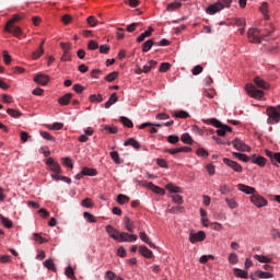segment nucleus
Returning <instances> with one entry per match:
<instances>
[{"instance_id": "obj_1", "label": "nucleus", "mask_w": 280, "mask_h": 280, "mask_svg": "<svg viewBox=\"0 0 280 280\" xmlns=\"http://www.w3.org/2000/svg\"><path fill=\"white\" fill-rule=\"evenodd\" d=\"M266 114H267V124H269V126H273L275 124H279L280 121V105L277 107L273 106H269L266 109Z\"/></svg>"}, {"instance_id": "obj_2", "label": "nucleus", "mask_w": 280, "mask_h": 280, "mask_svg": "<svg viewBox=\"0 0 280 280\" xmlns=\"http://www.w3.org/2000/svg\"><path fill=\"white\" fill-rule=\"evenodd\" d=\"M206 124H210L211 126H214V128H219L217 130V135L219 137H225L226 132H231V127L228 125L222 124L220 120L215 118L208 119Z\"/></svg>"}, {"instance_id": "obj_3", "label": "nucleus", "mask_w": 280, "mask_h": 280, "mask_svg": "<svg viewBox=\"0 0 280 280\" xmlns=\"http://www.w3.org/2000/svg\"><path fill=\"white\" fill-rule=\"evenodd\" d=\"M245 91L247 95L254 100H264V91L258 90L253 83H248L245 86Z\"/></svg>"}, {"instance_id": "obj_4", "label": "nucleus", "mask_w": 280, "mask_h": 280, "mask_svg": "<svg viewBox=\"0 0 280 280\" xmlns=\"http://www.w3.org/2000/svg\"><path fill=\"white\" fill-rule=\"evenodd\" d=\"M247 36H248L249 43H255V44L261 43V31H259L258 28H249Z\"/></svg>"}, {"instance_id": "obj_5", "label": "nucleus", "mask_w": 280, "mask_h": 280, "mask_svg": "<svg viewBox=\"0 0 280 280\" xmlns=\"http://www.w3.org/2000/svg\"><path fill=\"white\" fill-rule=\"evenodd\" d=\"M250 202H253V205L258 209H261V207H268V200L260 195H252Z\"/></svg>"}, {"instance_id": "obj_6", "label": "nucleus", "mask_w": 280, "mask_h": 280, "mask_svg": "<svg viewBox=\"0 0 280 280\" xmlns=\"http://www.w3.org/2000/svg\"><path fill=\"white\" fill-rule=\"evenodd\" d=\"M223 163L228 165V167H231V170H233V172H236L237 174H242V172H244V167H242L240 163L231 159L224 158Z\"/></svg>"}, {"instance_id": "obj_7", "label": "nucleus", "mask_w": 280, "mask_h": 280, "mask_svg": "<svg viewBox=\"0 0 280 280\" xmlns=\"http://www.w3.org/2000/svg\"><path fill=\"white\" fill-rule=\"evenodd\" d=\"M232 145L238 152H250V147H248V144L244 143V141H242L241 139H237V138L234 139L232 141Z\"/></svg>"}, {"instance_id": "obj_8", "label": "nucleus", "mask_w": 280, "mask_h": 280, "mask_svg": "<svg viewBox=\"0 0 280 280\" xmlns=\"http://www.w3.org/2000/svg\"><path fill=\"white\" fill-rule=\"evenodd\" d=\"M207 240V234L203 231H199L197 233L190 232L189 242L190 244H196V242H205Z\"/></svg>"}, {"instance_id": "obj_9", "label": "nucleus", "mask_w": 280, "mask_h": 280, "mask_svg": "<svg viewBox=\"0 0 280 280\" xmlns=\"http://www.w3.org/2000/svg\"><path fill=\"white\" fill-rule=\"evenodd\" d=\"M46 165L50 168L54 174H62V168H60V164L54 161V158H48L46 161Z\"/></svg>"}, {"instance_id": "obj_10", "label": "nucleus", "mask_w": 280, "mask_h": 280, "mask_svg": "<svg viewBox=\"0 0 280 280\" xmlns=\"http://www.w3.org/2000/svg\"><path fill=\"white\" fill-rule=\"evenodd\" d=\"M4 32H8L9 34H13L15 38H21V36H23V30L16 25L4 26Z\"/></svg>"}, {"instance_id": "obj_11", "label": "nucleus", "mask_w": 280, "mask_h": 280, "mask_svg": "<svg viewBox=\"0 0 280 280\" xmlns=\"http://www.w3.org/2000/svg\"><path fill=\"white\" fill-rule=\"evenodd\" d=\"M138 236L136 234H128L126 232H121L118 234V238L116 242H137Z\"/></svg>"}, {"instance_id": "obj_12", "label": "nucleus", "mask_w": 280, "mask_h": 280, "mask_svg": "<svg viewBox=\"0 0 280 280\" xmlns=\"http://www.w3.org/2000/svg\"><path fill=\"white\" fill-rule=\"evenodd\" d=\"M221 10H224V4L222 2H215L214 4H210L206 9V12H207V14H215V13L220 12Z\"/></svg>"}, {"instance_id": "obj_13", "label": "nucleus", "mask_w": 280, "mask_h": 280, "mask_svg": "<svg viewBox=\"0 0 280 280\" xmlns=\"http://www.w3.org/2000/svg\"><path fill=\"white\" fill-rule=\"evenodd\" d=\"M50 80L51 79L49 78V75L43 73H39L34 77V82H36V84H40L42 86H47Z\"/></svg>"}, {"instance_id": "obj_14", "label": "nucleus", "mask_w": 280, "mask_h": 280, "mask_svg": "<svg viewBox=\"0 0 280 280\" xmlns=\"http://www.w3.org/2000/svg\"><path fill=\"white\" fill-rule=\"evenodd\" d=\"M266 156H268V159H270L272 165H277V163L280 164V152H272L270 150H265Z\"/></svg>"}, {"instance_id": "obj_15", "label": "nucleus", "mask_w": 280, "mask_h": 280, "mask_svg": "<svg viewBox=\"0 0 280 280\" xmlns=\"http://www.w3.org/2000/svg\"><path fill=\"white\" fill-rule=\"evenodd\" d=\"M72 98L73 93H67L66 95L58 98V104H60V106H69V104H71Z\"/></svg>"}, {"instance_id": "obj_16", "label": "nucleus", "mask_w": 280, "mask_h": 280, "mask_svg": "<svg viewBox=\"0 0 280 280\" xmlns=\"http://www.w3.org/2000/svg\"><path fill=\"white\" fill-rule=\"evenodd\" d=\"M105 231L112 240H119V232L113 225H106Z\"/></svg>"}, {"instance_id": "obj_17", "label": "nucleus", "mask_w": 280, "mask_h": 280, "mask_svg": "<svg viewBox=\"0 0 280 280\" xmlns=\"http://www.w3.org/2000/svg\"><path fill=\"white\" fill-rule=\"evenodd\" d=\"M250 161H252V163H254L255 165H258L259 167H266L267 160L264 156H257L254 154L250 158Z\"/></svg>"}, {"instance_id": "obj_18", "label": "nucleus", "mask_w": 280, "mask_h": 280, "mask_svg": "<svg viewBox=\"0 0 280 280\" xmlns=\"http://www.w3.org/2000/svg\"><path fill=\"white\" fill-rule=\"evenodd\" d=\"M254 84H256V86H258V89H264L265 91H268V89H270V85L261 78L256 77L254 79Z\"/></svg>"}, {"instance_id": "obj_19", "label": "nucleus", "mask_w": 280, "mask_h": 280, "mask_svg": "<svg viewBox=\"0 0 280 280\" xmlns=\"http://www.w3.org/2000/svg\"><path fill=\"white\" fill-rule=\"evenodd\" d=\"M139 253H140V255H142V257H145V259H152V257H154V254L152 253V250H150L145 246H140Z\"/></svg>"}, {"instance_id": "obj_20", "label": "nucleus", "mask_w": 280, "mask_h": 280, "mask_svg": "<svg viewBox=\"0 0 280 280\" xmlns=\"http://www.w3.org/2000/svg\"><path fill=\"white\" fill-rule=\"evenodd\" d=\"M237 189L240 191H243V194H247V195H252V194H255L256 189L250 187V186H246L244 184H238L237 185Z\"/></svg>"}, {"instance_id": "obj_21", "label": "nucleus", "mask_w": 280, "mask_h": 280, "mask_svg": "<svg viewBox=\"0 0 280 280\" xmlns=\"http://www.w3.org/2000/svg\"><path fill=\"white\" fill-rule=\"evenodd\" d=\"M139 237L141 241L144 242V244H148V246H150V248H156V245H154V243H152V241H150V237L148 236V234H145V232H140Z\"/></svg>"}, {"instance_id": "obj_22", "label": "nucleus", "mask_w": 280, "mask_h": 280, "mask_svg": "<svg viewBox=\"0 0 280 280\" xmlns=\"http://www.w3.org/2000/svg\"><path fill=\"white\" fill-rule=\"evenodd\" d=\"M118 100H119V97L117 96V92H114L109 96L108 101L105 103V105H104L105 108H110L113 106V104H117Z\"/></svg>"}, {"instance_id": "obj_23", "label": "nucleus", "mask_w": 280, "mask_h": 280, "mask_svg": "<svg viewBox=\"0 0 280 280\" xmlns=\"http://www.w3.org/2000/svg\"><path fill=\"white\" fill-rule=\"evenodd\" d=\"M153 32H154V28H152V26H150L148 31L140 34V36L137 38V43H143V40H145V38H149V36H152Z\"/></svg>"}, {"instance_id": "obj_24", "label": "nucleus", "mask_w": 280, "mask_h": 280, "mask_svg": "<svg viewBox=\"0 0 280 280\" xmlns=\"http://www.w3.org/2000/svg\"><path fill=\"white\" fill-rule=\"evenodd\" d=\"M124 225L126 231H129V233H135V223L130 220V218L126 217L124 219Z\"/></svg>"}, {"instance_id": "obj_25", "label": "nucleus", "mask_w": 280, "mask_h": 280, "mask_svg": "<svg viewBox=\"0 0 280 280\" xmlns=\"http://www.w3.org/2000/svg\"><path fill=\"white\" fill-rule=\"evenodd\" d=\"M233 272L238 279H248V271L246 270L235 268Z\"/></svg>"}, {"instance_id": "obj_26", "label": "nucleus", "mask_w": 280, "mask_h": 280, "mask_svg": "<svg viewBox=\"0 0 280 280\" xmlns=\"http://www.w3.org/2000/svg\"><path fill=\"white\" fill-rule=\"evenodd\" d=\"M232 154L235 159H238V161H243V163H248V161H250V156L244 153L232 152Z\"/></svg>"}, {"instance_id": "obj_27", "label": "nucleus", "mask_w": 280, "mask_h": 280, "mask_svg": "<svg viewBox=\"0 0 280 280\" xmlns=\"http://www.w3.org/2000/svg\"><path fill=\"white\" fill-rule=\"evenodd\" d=\"M149 187L152 191H154V194H159L160 196H165V189H163L152 183H149Z\"/></svg>"}, {"instance_id": "obj_28", "label": "nucleus", "mask_w": 280, "mask_h": 280, "mask_svg": "<svg viewBox=\"0 0 280 280\" xmlns=\"http://www.w3.org/2000/svg\"><path fill=\"white\" fill-rule=\"evenodd\" d=\"M166 189L171 191V194H183V188L174 186V184L166 185Z\"/></svg>"}, {"instance_id": "obj_29", "label": "nucleus", "mask_w": 280, "mask_h": 280, "mask_svg": "<svg viewBox=\"0 0 280 280\" xmlns=\"http://www.w3.org/2000/svg\"><path fill=\"white\" fill-rule=\"evenodd\" d=\"M254 259H256L257 261H259L260 264H271L272 259L267 257V256H261V255H255Z\"/></svg>"}, {"instance_id": "obj_30", "label": "nucleus", "mask_w": 280, "mask_h": 280, "mask_svg": "<svg viewBox=\"0 0 280 280\" xmlns=\"http://www.w3.org/2000/svg\"><path fill=\"white\" fill-rule=\"evenodd\" d=\"M180 139L186 145H194V139L189 133H184Z\"/></svg>"}, {"instance_id": "obj_31", "label": "nucleus", "mask_w": 280, "mask_h": 280, "mask_svg": "<svg viewBox=\"0 0 280 280\" xmlns=\"http://www.w3.org/2000/svg\"><path fill=\"white\" fill-rule=\"evenodd\" d=\"M125 145H131L132 148H135V150H139L141 148L139 141L135 140L133 138H130L127 141H125Z\"/></svg>"}, {"instance_id": "obj_32", "label": "nucleus", "mask_w": 280, "mask_h": 280, "mask_svg": "<svg viewBox=\"0 0 280 280\" xmlns=\"http://www.w3.org/2000/svg\"><path fill=\"white\" fill-rule=\"evenodd\" d=\"M82 174H83V176H97V170L83 167L82 168Z\"/></svg>"}, {"instance_id": "obj_33", "label": "nucleus", "mask_w": 280, "mask_h": 280, "mask_svg": "<svg viewBox=\"0 0 280 280\" xmlns=\"http://www.w3.org/2000/svg\"><path fill=\"white\" fill-rule=\"evenodd\" d=\"M119 121L122 122V125H125L126 128H133L135 127V124H132V120H130L126 116H120Z\"/></svg>"}, {"instance_id": "obj_34", "label": "nucleus", "mask_w": 280, "mask_h": 280, "mask_svg": "<svg viewBox=\"0 0 280 280\" xmlns=\"http://www.w3.org/2000/svg\"><path fill=\"white\" fill-rule=\"evenodd\" d=\"M154 42L152 39H148L145 43L142 44V51L143 54H148L149 50L152 49Z\"/></svg>"}, {"instance_id": "obj_35", "label": "nucleus", "mask_w": 280, "mask_h": 280, "mask_svg": "<svg viewBox=\"0 0 280 280\" xmlns=\"http://www.w3.org/2000/svg\"><path fill=\"white\" fill-rule=\"evenodd\" d=\"M109 155L114 163H116V165H121L122 161L119 158V153L117 151H112Z\"/></svg>"}, {"instance_id": "obj_36", "label": "nucleus", "mask_w": 280, "mask_h": 280, "mask_svg": "<svg viewBox=\"0 0 280 280\" xmlns=\"http://www.w3.org/2000/svg\"><path fill=\"white\" fill-rule=\"evenodd\" d=\"M0 221L1 224H3V226H5V229H12L13 224L12 221L5 217H3V214H0Z\"/></svg>"}, {"instance_id": "obj_37", "label": "nucleus", "mask_w": 280, "mask_h": 280, "mask_svg": "<svg viewBox=\"0 0 280 280\" xmlns=\"http://www.w3.org/2000/svg\"><path fill=\"white\" fill-rule=\"evenodd\" d=\"M43 54H45V49L43 48V46H39L38 49L32 54L33 60H38V58H40Z\"/></svg>"}, {"instance_id": "obj_38", "label": "nucleus", "mask_w": 280, "mask_h": 280, "mask_svg": "<svg viewBox=\"0 0 280 280\" xmlns=\"http://www.w3.org/2000/svg\"><path fill=\"white\" fill-rule=\"evenodd\" d=\"M90 102H92V104H94V102L101 103L104 102V97L102 96V94H92L89 97Z\"/></svg>"}, {"instance_id": "obj_39", "label": "nucleus", "mask_w": 280, "mask_h": 280, "mask_svg": "<svg viewBox=\"0 0 280 280\" xmlns=\"http://www.w3.org/2000/svg\"><path fill=\"white\" fill-rule=\"evenodd\" d=\"M182 5H183V3H180V2H173V3L167 4L166 10L168 12H174V10H178V8H180Z\"/></svg>"}, {"instance_id": "obj_40", "label": "nucleus", "mask_w": 280, "mask_h": 280, "mask_svg": "<svg viewBox=\"0 0 280 280\" xmlns=\"http://www.w3.org/2000/svg\"><path fill=\"white\" fill-rule=\"evenodd\" d=\"M119 75V72L114 71L105 77L106 82H115Z\"/></svg>"}, {"instance_id": "obj_41", "label": "nucleus", "mask_w": 280, "mask_h": 280, "mask_svg": "<svg viewBox=\"0 0 280 280\" xmlns=\"http://www.w3.org/2000/svg\"><path fill=\"white\" fill-rule=\"evenodd\" d=\"M173 117H176L177 119H187V117H189V113L185 110L176 112L173 114Z\"/></svg>"}, {"instance_id": "obj_42", "label": "nucleus", "mask_w": 280, "mask_h": 280, "mask_svg": "<svg viewBox=\"0 0 280 280\" xmlns=\"http://www.w3.org/2000/svg\"><path fill=\"white\" fill-rule=\"evenodd\" d=\"M172 65L167 63V62H163L161 63L160 68H159V72L160 73H167V71H170Z\"/></svg>"}, {"instance_id": "obj_43", "label": "nucleus", "mask_w": 280, "mask_h": 280, "mask_svg": "<svg viewBox=\"0 0 280 280\" xmlns=\"http://www.w3.org/2000/svg\"><path fill=\"white\" fill-rule=\"evenodd\" d=\"M130 201V197L126 196V195H118L117 196V202L119 205H126V202Z\"/></svg>"}, {"instance_id": "obj_44", "label": "nucleus", "mask_w": 280, "mask_h": 280, "mask_svg": "<svg viewBox=\"0 0 280 280\" xmlns=\"http://www.w3.org/2000/svg\"><path fill=\"white\" fill-rule=\"evenodd\" d=\"M44 266H45V268H47L48 270L56 271V265L54 264V260H51V259L45 260V261H44Z\"/></svg>"}, {"instance_id": "obj_45", "label": "nucleus", "mask_w": 280, "mask_h": 280, "mask_svg": "<svg viewBox=\"0 0 280 280\" xmlns=\"http://www.w3.org/2000/svg\"><path fill=\"white\" fill-rule=\"evenodd\" d=\"M258 276H259V279H272V277H275V275H272L271 272L261 271V270H258Z\"/></svg>"}, {"instance_id": "obj_46", "label": "nucleus", "mask_w": 280, "mask_h": 280, "mask_svg": "<svg viewBox=\"0 0 280 280\" xmlns=\"http://www.w3.org/2000/svg\"><path fill=\"white\" fill-rule=\"evenodd\" d=\"M88 49H90V51H95V49H100V44H97L96 40L91 39L88 44Z\"/></svg>"}, {"instance_id": "obj_47", "label": "nucleus", "mask_w": 280, "mask_h": 280, "mask_svg": "<svg viewBox=\"0 0 280 280\" xmlns=\"http://www.w3.org/2000/svg\"><path fill=\"white\" fill-rule=\"evenodd\" d=\"M21 19H23V18H21V15H13V18L7 22L5 26L10 27V26L14 25L15 23H19V21H21Z\"/></svg>"}, {"instance_id": "obj_48", "label": "nucleus", "mask_w": 280, "mask_h": 280, "mask_svg": "<svg viewBox=\"0 0 280 280\" xmlns=\"http://www.w3.org/2000/svg\"><path fill=\"white\" fill-rule=\"evenodd\" d=\"M225 202L228 207H230V209H237V201H235L234 198L232 199L225 198Z\"/></svg>"}, {"instance_id": "obj_49", "label": "nucleus", "mask_w": 280, "mask_h": 280, "mask_svg": "<svg viewBox=\"0 0 280 280\" xmlns=\"http://www.w3.org/2000/svg\"><path fill=\"white\" fill-rule=\"evenodd\" d=\"M40 137H43V139H46V141H56V138L47 131H40Z\"/></svg>"}, {"instance_id": "obj_50", "label": "nucleus", "mask_w": 280, "mask_h": 280, "mask_svg": "<svg viewBox=\"0 0 280 280\" xmlns=\"http://www.w3.org/2000/svg\"><path fill=\"white\" fill-rule=\"evenodd\" d=\"M8 115H10L11 117H21L23 114L16 109H12V108H8L7 109Z\"/></svg>"}, {"instance_id": "obj_51", "label": "nucleus", "mask_w": 280, "mask_h": 280, "mask_svg": "<svg viewBox=\"0 0 280 280\" xmlns=\"http://www.w3.org/2000/svg\"><path fill=\"white\" fill-rule=\"evenodd\" d=\"M83 217L86 219L88 222L95 223L97 220L95 219V215H93L91 212H84Z\"/></svg>"}, {"instance_id": "obj_52", "label": "nucleus", "mask_w": 280, "mask_h": 280, "mask_svg": "<svg viewBox=\"0 0 280 280\" xmlns=\"http://www.w3.org/2000/svg\"><path fill=\"white\" fill-rule=\"evenodd\" d=\"M197 156H201L202 159H207V156H209V151H206L205 148H199L197 150Z\"/></svg>"}, {"instance_id": "obj_53", "label": "nucleus", "mask_w": 280, "mask_h": 280, "mask_svg": "<svg viewBox=\"0 0 280 280\" xmlns=\"http://www.w3.org/2000/svg\"><path fill=\"white\" fill-rule=\"evenodd\" d=\"M61 161H62V164L66 167H69L70 170H73V162L71 161L70 158H63Z\"/></svg>"}, {"instance_id": "obj_54", "label": "nucleus", "mask_w": 280, "mask_h": 280, "mask_svg": "<svg viewBox=\"0 0 280 280\" xmlns=\"http://www.w3.org/2000/svg\"><path fill=\"white\" fill-rule=\"evenodd\" d=\"M237 261H240V258L237 257V254H235V253L230 254L229 262L232 264V265H235V264H237Z\"/></svg>"}, {"instance_id": "obj_55", "label": "nucleus", "mask_w": 280, "mask_h": 280, "mask_svg": "<svg viewBox=\"0 0 280 280\" xmlns=\"http://www.w3.org/2000/svg\"><path fill=\"white\" fill-rule=\"evenodd\" d=\"M82 207H85L86 209H93V201L91 200V198H85L82 201Z\"/></svg>"}, {"instance_id": "obj_56", "label": "nucleus", "mask_w": 280, "mask_h": 280, "mask_svg": "<svg viewBox=\"0 0 280 280\" xmlns=\"http://www.w3.org/2000/svg\"><path fill=\"white\" fill-rule=\"evenodd\" d=\"M125 32L126 31L124 28H121V27L117 28L116 34H117L118 40H124V38L126 37Z\"/></svg>"}, {"instance_id": "obj_57", "label": "nucleus", "mask_w": 280, "mask_h": 280, "mask_svg": "<svg viewBox=\"0 0 280 280\" xmlns=\"http://www.w3.org/2000/svg\"><path fill=\"white\" fill-rule=\"evenodd\" d=\"M66 276L68 277V279H75V273L73 272V268L67 267Z\"/></svg>"}, {"instance_id": "obj_58", "label": "nucleus", "mask_w": 280, "mask_h": 280, "mask_svg": "<svg viewBox=\"0 0 280 280\" xmlns=\"http://www.w3.org/2000/svg\"><path fill=\"white\" fill-rule=\"evenodd\" d=\"M167 141H168V143L176 145V143H178V141H180V138H178V136H168Z\"/></svg>"}, {"instance_id": "obj_59", "label": "nucleus", "mask_w": 280, "mask_h": 280, "mask_svg": "<svg viewBox=\"0 0 280 280\" xmlns=\"http://www.w3.org/2000/svg\"><path fill=\"white\" fill-rule=\"evenodd\" d=\"M88 25L90 27H95V25H97V19H95V16L91 15L88 18Z\"/></svg>"}, {"instance_id": "obj_60", "label": "nucleus", "mask_w": 280, "mask_h": 280, "mask_svg": "<svg viewBox=\"0 0 280 280\" xmlns=\"http://www.w3.org/2000/svg\"><path fill=\"white\" fill-rule=\"evenodd\" d=\"M260 12L264 14L265 19H268V4L266 2L260 5Z\"/></svg>"}, {"instance_id": "obj_61", "label": "nucleus", "mask_w": 280, "mask_h": 280, "mask_svg": "<svg viewBox=\"0 0 280 280\" xmlns=\"http://www.w3.org/2000/svg\"><path fill=\"white\" fill-rule=\"evenodd\" d=\"M203 68L202 66H195L192 68V75H200V73H202Z\"/></svg>"}, {"instance_id": "obj_62", "label": "nucleus", "mask_w": 280, "mask_h": 280, "mask_svg": "<svg viewBox=\"0 0 280 280\" xmlns=\"http://www.w3.org/2000/svg\"><path fill=\"white\" fill-rule=\"evenodd\" d=\"M219 191H221L223 196H226V194H231V188L228 185H223L220 187Z\"/></svg>"}, {"instance_id": "obj_63", "label": "nucleus", "mask_w": 280, "mask_h": 280, "mask_svg": "<svg viewBox=\"0 0 280 280\" xmlns=\"http://www.w3.org/2000/svg\"><path fill=\"white\" fill-rule=\"evenodd\" d=\"M109 51H110V46L106 44L100 46V54H108Z\"/></svg>"}, {"instance_id": "obj_64", "label": "nucleus", "mask_w": 280, "mask_h": 280, "mask_svg": "<svg viewBox=\"0 0 280 280\" xmlns=\"http://www.w3.org/2000/svg\"><path fill=\"white\" fill-rule=\"evenodd\" d=\"M139 23H131L129 25H127V32H129V34H132V32H135V30H137Z\"/></svg>"}]
</instances>
